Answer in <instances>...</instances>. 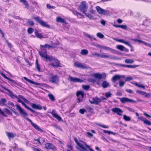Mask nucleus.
Wrapping results in <instances>:
<instances>
[{"label": "nucleus", "instance_id": "59", "mask_svg": "<svg viewBox=\"0 0 151 151\" xmlns=\"http://www.w3.org/2000/svg\"><path fill=\"white\" fill-rule=\"evenodd\" d=\"M125 81H127L131 80L132 79V78L131 77H127L125 78Z\"/></svg>", "mask_w": 151, "mask_h": 151}, {"label": "nucleus", "instance_id": "30", "mask_svg": "<svg viewBox=\"0 0 151 151\" xmlns=\"http://www.w3.org/2000/svg\"><path fill=\"white\" fill-rule=\"evenodd\" d=\"M76 96L78 97L79 95H81L82 98L83 99L84 98V93L82 91H79L77 92L76 93Z\"/></svg>", "mask_w": 151, "mask_h": 151}, {"label": "nucleus", "instance_id": "48", "mask_svg": "<svg viewBox=\"0 0 151 151\" xmlns=\"http://www.w3.org/2000/svg\"><path fill=\"white\" fill-rule=\"evenodd\" d=\"M40 140L41 141H43V142H44L45 141V139L42 138H39L35 140L37 141L41 145V143L40 141Z\"/></svg>", "mask_w": 151, "mask_h": 151}, {"label": "nucleus", "instance_id": "12", "mask_svg": "<svg viewBox=\"0 0 151 151\" xmlns=\"http://www.w3.org/2000/svg\"><path fill=\"white\" fill-rule=\"evenodd\" d=\"M89 102L91 104H95L96 105L98 104L99 103L101 102V99L98 97H96L93 99V101H91L89 100Z\"/></svg>", "mask_w": 151, "mask_h": 151}, {"label": "nucleus", "instance_id": "47", "mask_svg": "<svg viewBox=\"0 0 151 151\" xmlns=\"http://www.w3.org/2000/svg\"><path fill=\"white\" fill-rule=\"evenodd\" d=\"M53 126L56 129H59L60 131H62V129L60 126L58 125H55Z\"/></svg>", "mask_w": 151, "mask_h": 151}, {"label": "nucleus", "instance_id": "35", "mask_svg": "<svg viewBox=\"0 0 151 151\" xmlns=\"http://www.w3.org/2000/svg\"><path fill=\"white\" fill-rule=\"evenodd\" d=\"M56 21L57 22H59L61 23H64L65 22V20L60 17H57L56 19Z\"/></svg>", "mask_w": 151, "mask_h": 151}, {"label": "nucleus", "instance_id": "49", "mask_svg": "<svg viewBox=\"0 0 151 151\" xmlns=\"http://www.w3.org/2000/svg\"><path fill=\"white\" fill-rule=\"evenodd\" d=\"M125 84V83L124 81H120L119 82V86L120 87H123L124 85Z\"/></svg>", "mask_w": 151, "mask_h": 151}, {"label": "nucleus", "instance_id": "20", "mask_svg": "<svg viewBox=\"0 0 151 151\" xmlns=\"http://www.w3.org/2000/svg\"><path fill=\"white\" fill-rule=\"evenodd\" d=\"M23 78L31 83L37 85H40V83H37V82H34L30 80L29 79L25 77H23Z\"/></svg>", "mask_w": 151, "mask_h": 151}, {"label": "nucleus", "instance_id": "42", "mask_svg": "<svg viewBox=\"0 0 151 151\" xmlns=\"http://www.w3.org/2000/svg\"><path fill=\"white\" fill-rule=\"evenodd\" d=\"M125 62L126 63L131 64L134 62V60L130 59H127L125 60Z\"/></svg>", "mask_w": 151, "mask_h": 151}, {"label": "nucleus", "instance_id": "61", "mask_svg": "<svg viewBox=\"0 0 151 151\" xmlns=\"http://www.w3.org/2000/svg\"><path fill=\"white\" fill-rule=\"evenodd\" d=\"M28 24L30 26H33L34 24V22L33 21L29 20L28 21Z\"/></svg>", "mask_w": 151, "mask_h": 151}, {"label": "nucleus", "instance_id": "62", "mask_svg": "<svg viewBox=\"0 0 151 151\" xmlns=\"http://www.w3.org/2000/svg\"><path fill=\"white\" fill-rule=\"evenodd\" d=\"M126 109L130 112H134V109L131 108L127 107H126Z\"/></svg>", "mask_w": 151, "mask_h": 151}, {"label": "nucleus", "instance_id": "54", "mask_svg": "<svg viewBox=\"0 0 151 151\" xmlns=\"http://www.w3.org/2000/svg\"><path fill=\"white\" fill-rule=\"evenodd\" d=\"M83 88L84 90H87L90 88V86L89 85H84Z\"/></svg>", "mask_w": 151, "mask_h": 151}, {"label": "nucleus", "instance_id": "44", "mask_svg": "<svg viewBox=\"0 0 151 151\" xmlns=\"http://www.w3.org/2000/svg\"><path fill=\"white\" fill-rule=\"evenodd\" d=\"M3 110L5 112L7 113V114H12V113L11 112V111L7 109L4 108L3 109Z\"/></svg>", "mask_w": 151, "mask_h": 151}, {"label": "nucleus", "instance_id": "38", "mask_svg": "<svg viewBox=\"0 0 151 151\" xmlns=\"http://www.w3.org/2000/svg\"><path fill=\"white\" fill-rule=\"evenodd\" d=\"M20 1L21 3H23L24 4L26 7H27L29 5L27 1L25 0H19Z\"/></svg>", "mask_w": 151, "mask_h": 151}, {"label": "nucleus", "instance_id": "21", "mask_svg": "<svg viewBox=\"0 0 151 151\" xmlns=\"http://www.w3.org/2000/svg\"><path fill=\"white\" fill-rule=\"evenodd\" d=\"M36 37L38 38L41 39L44 38V35H42L41 33H38L37 30L35 32Z\"/></svg>", "mask_w": 151, "mask_h": 151}, {"label": "nucleus", "instance_id": "45", "mask_svg": "<svg viewBox=\"0 0 151 151\" xmlns=\"http://www.w3.org/2000/svg\"><path fill=\"white\" fill-rule=\"evenodd\" d=\"M144 123L147 125H151V122L149 121L148 120L145 119V120L143 122Z\"/></svg>", "mask_w": 151, "mask_h": 151}, {"label": "nucleus", "instance_id": "24", "mask_svg": "<svg viewBox=\"0 0 151 151\" xmlns=\"http://www.w3.org/2000/svg\"><path fill=\"white\" fill-rule=\"evenodd\" d=\"M114 27H116L120 28L123 29H126L127 28V26L126 25H117L115 24H113Z\"/></svg>", "mask_w": 151, "mask_h": 151}, {"label": "nucleus", "instance_id": "37", "mask_svg": "<svg viewBox=\"0 0 151 151\" xmlns=\"http://www.w3.org/2000/svg\"><path fill=\"white\" fill-rule=\"evenodd\" d=\"M41 47H48L50 49V48H51L52 49L54 48V47L53 46H51V45H49L48 44H46L45 45H40Z\"/></svg>", "mask_w": 151, "mask_h": 151}, {"label": "nucleus", "instance_id": "33", "mask_svg": "<svg viewBox=\"0 0 151 151\" xmlns=\"http://www.w3.org/2000/svg\"><path fill=\"white\" fill-rule=\"evenodd\" d=\"M133 84L136 86L138 87L144 89H145V86L144 85L142 84H139L137 83H134Z\"/></svg>", "mask_w": 151, "mask_h": 151}, {"label": "nucleus", "instance_id": "23", "mask_svg": "<svg viewBox=\"0 0 151 151\" xmlns=\"http://www.w3.org/2000/svg\"><path fill=\"white\" fill-rule=\"evenodd\" d=\"M99 47L101 48L106 50H109L111 52H113L114 51V50L108 47L104 46L101 45L99 46Z\"/></svg>", "mask_w": 151, "mask_h": 151}, {"label": "nucleus", "instance_id": "1", "mask_svg": "<svg viewBox=\"0 0 151 151\" xmlns=\"http://www.w3.org/2000/svg\"><path fill=\"white\" fill-rule=\"evenodd\" d=\"M39 53L42 58H44L47 60L54 62V63H52L50 64L51 66L55 68H58L59 67V61L52 56H50L47 55L45 49H43L42 51H39Z\"/></svg>", "mask_w": 151, "mask_h": 151}, {"label": "nucleus", "instance_id": "63", "mask_svg": "<svg viewBox=\"0 0 151 151\" xmlns=\"http://www.w3.org/2000/svg\"><path fill=\"white\" fill-rule=\"evenodd\" d=\"M28 109L29 110H30L31 111L34 113H36V114H39V113L37 112L36 111H35L32 109H31L29 108V107H28V108L27 109Z\"/></svg>", "mask_w": 151, "mask_h": 151}, {"label": "nucleus", "instance_id": "52", "mask_svg": "<svg viewBox=\"0 0 151 151\" xmlns=\"http://www.w3.org/2000/svg\"><path fill=\"white\" fill-rule=\"evenodd\" d=\"M111 94L110 92H108L105 93V96L107 98H108L111 96Z\"/></svg>", "mask_w": 151, "mask_h": 151}, {"label": "nucleus", "instance_id": "41", "mask_svg": "<svg viewBox=\"0 0 151 151\" xmlns=\"http://www.w3.org/2000/svg\"><path fill=\"white\" fill-rule=\"evenodd\" d=\"M123 119L125 121H130L131 119L129 116H127L125 115H124Z\"/></svg>", "mask_w": 151, "mask_h": 151}, {"label": "nucleus", "instance_id": "51", "mask_svg": "<svg viewBox=\"0 0 151 151\" xmlns=\"http://www.w3.org/2000/svg\"><path fill=\"white\" fill-rule=\"evenodd\" d=\"M97 124L98 126H100L101 127H103L104 128L107 129L109 128V127L108 126H106L104 124Z\"/></svg>", "mask_w": 151, "mask_h": 151}, {"label": "nucleus", "instance_id": "36", "mask_svg": "<svg viewBox=\"0 0 151 151\" xmlns=\"http://www.w3.org/2000/svg\"><path fill=\"white\" fill-rule=\"evenodd\" d=\"M48 96L49 99L52 101H55V98L52 94H49L48 95Z\"/></svg>", "mask_w": 151, "mask_h": 151}, {"label": "nucleus", "instance_id": "5", "mask_svg": "<svg viewBox=\"0 0 151 151\" xmlns=\"http://www.w3.org/2000/svg\"><path fill=\"white\" fill-rule=\"evenodd\" d=\"M59 81V77L57 75H53L51 74V76L49 79V81L53 83H57Z\"/></svg>", "mask_w": 151, "mask_h": 151}, {"label": "nucleus", "instance_id": "29", "mask_svg": "<svg viewBox=\"0 0 151 151\" xmlns=\"http://www.w3.org/2000/svg\"><path fill=\"white\" fill-rule=\"evenodd\" d=\"M6 102V101L5 99L4 98L1 99L0 101L1 105L2 106L6 105L5 103Z\"/></svg>", "mask_w": 151, "mask_h": 151}, {"label": "nucleus", "instance_id": "28", "mask_svg": "<svg viewBox=\"0 0 151 151\" xmlns=\"http://www.w3.org/2000/svg\"><path fill=\"white\" fill-rule=\"evenodd\" d=\"M88 53V50L86 49L82 50L81 52V54L83 55H86Z\"/></svg>", "mask_w": 151, "mask_h": 151}, {"label": "nucleus", "instance_id": "56", "mask_svg": "<svg viewBox=\"0 0 151 151\" xmlns=\"http://www.w3.org/2000/svg\"><path fill=\"white\" fill-rule=\"evenodd\" d=\"M88 81L89 82L92 83H94L96 82V80L93 78L88 79Z\"/></svg>", "mask_w": 151, "mask_h": 151}, {"label": "nucleus", "instance_id": "53", "mask_svg": "<svg viewBox=\"0 0 151 151\" xmlns=\"http://www.w3.org/2000/svg\"><path fill=\"white\" fill-rule=\"evenodd\" d=\"M86 110L84 109H80L79 110V112L81 114H83L85 112H86Z\"/></svg>", "mask_w": 151, "mask_h": 151}, {"label": "nucleus", "instance_id": "26", "mask_svg": "<svg viewBox=\"0 0 151 151\" xmlns=\"http://www.w3.org/2000/svg\"><path fill=\"white\" fill-rule=\"evenodd\" d=\"M6 135L9 138H12L14 137L16 135L15 134H14L12 133L8 132L6 133Z\"/></svg>", "mask_w": 151, "mask_h": 151}, {"label": "nucleus", "instance_id": "64", "mask_svg": "<svg viewBox=\"0 0 151 151\" xmlns=\"http://www.w3.org/2000/svg\"><path fill=\"white\" fill-rule=\"evenodd\" d=\"M138 119L140 120H141L144 122L145 119V118L142 116H140L138 117Z\"/></svg>", "mask_w": 151, "mask_h": 151}, {"label": "nucleus", "instance_id": "58", "mask_svg": "<svg viewBox=\"0 0 151 151\" xmlns=\"http://www.w3.org/2000/svg\"><path fill=\"white\" fill-rule=\"evenodd\" d=\"M47 8L48 9H55V7L53 6H51L50 4H47Z\"/></svg>", "mask_w": 151, "mask_h": 151}, {"label": "nucleus", "instance_id": "11", "mask_svg": "<svg viewBox=\"0 0 151 151\" xmlns=\"http://www.w3.org/2000/svg\"><path fill=\"white\" fill-rule=\"evenodd\" d=\"M136 92L138 94L144 96L145 97L147 98H149L151 96V93H147L145 92L140 91L138 90H136Z\"/></svg>", "mask_w": 151, "mask_h": 151}, {"label": "nucleus", "instance_id": "14", "mask_svg": "<svg viewBox=\"0 0 151 151\" xmlns=\"http://www.w3.org/2000/svg\"><path fill=\"white\" fill-rule=\"evenodd\" d=\"M0 74L2 76H3L4 78L7 79V80H9V81H11L13 83L15 84L16 85H17L18 86H20L19 84L17 83H16V81L14 80H12V79H11L7 77H6L5 76V75L4 73H3L1 72L0 73Z\"/></svg>", "mask_w": 151, "mask_h": 151}, {"label": "nucleus", "instance_id": "3", "mask_svg": "<svg viewBox=\"0 0 151 151\" xmlns=\"http://www.w3.org/2000/svg\"><path fill=\"white\" fill-rule=\"evenodd\" d=\"M78 147H77L78 151H87L88 149L90 151H94L90 148V146L88 145L86 142H81L78 143Z\"/></svg>", "mask_w": 151, "mask_h": 151}, {"label": "nucleus", "instance_id": "8", "mask_svg": "<svg viewBox=\"0 0 151 151\" xmlns=\"http://www.w3.org/2000/svg\"><path fill=\"white\" fill-rule=\"evenodd\" d=\"M112 111L116 113L119 116H122V113H123V111L120 109L116 107L113 108L111 109Z\"/></svg>", "mask_w": 151, "mask_h": 151}, {"label": "nucleus", "instance_id": "27", "mask_svg": "<svg viewBox=\"0 0 151 151\" xmlns=\"http://www.w3.org/2000/svg\"><path fill=\"white\" fill-rule=\"evenodd\" d=\"M8 92L9 93V95L12 98L14 99V98H18V97L13 93L10 90H8Z\"/></svg>", "mask_w": 151, "mask_h": 151}, {"label": "nucleus", "instance_id": "2", "mask_svg": "<svg viewBox=\"0 0 151 151\" xmlns=\"http://www.w3.org/2000/svg\"><path fill=\"white\" fill-rule=\"evenodd\" d=\"M16 109L19 111V113L21 114L22 116L29 121L31 124L32 126L34 127L36 130L41 132H43V130L41 129L37 124L32 122V121L29 118H27V114L25 112V110L22 108L19 104L16 105Z\"/></svg>", "mask_w": 151, "mask_h": 151}, {"label": "nucleus", "instance_id": "17", "mask_svg": "<svg viewBox=\"0 0 151 151\" xmlns=\"http://www.w3.org/2000/svg\"><path fill=\"white\" fill-rule=\"evenodd\" d=\"M96 9L99 14H103L106 12L105 10L102 9L99 6H96Z\"/></svg>", "mask_w": 151, "mask_h": 151}, {"label": "nucleus", "instance_id": "4", "mask_svg": "<svg viewBox=\"0 0 151 151\" xmlns=\"http://www.w3.org/2000/svg\"><path fill=\"white\" fill-rule=\"evenodd\" d=\"M79 8L80 10L83 13H85V12L87 11V10L88 8L86 2L85 1H82L81 3Z\"/></svg>", "mask_w": 151, "mask_h": 151}, {"label": "nucleus", "instance_id": "32", "mask_svg": "<svg viewBox=\"0 0 151 151\" xmlns=\"http://www.w3.org/2000/svg\"><path fill=\"white\" fill-rule=\"evenodd\" d=\"M35 67L37 69L38 71L40 72V65H39L38 62V60H36L35 62Z\"/></svg>", "mask_w": 151, "mask_h": 151}, {"label": "nucleus", "instance_id": "13", "mask_svg": "<svg viewBox=\"0 0 151 151\" xmlns=\"http://www.w3.org/2000/svg\"><path fill=\"white\" fill-rule=\"evenodd\" d=\"M51 114L52 115L53 117L59 121H62L63 120L61 117L59 116L58 114L55 113V111L53 110L51 112Z\"/></svg>", "mask_w": 151, "mask_h": 151}, {"label": "nucleus", "instance_id": "15", "mask_svg": "<svg viewBox=\"0 0 151 151\" xmlns=\"http://www.w3.org/2000/svg\"><path fill=\"white\" fill-rule=\"evenodd\" d=\"M45 147L48 149H52L54 151L56 150V147L50 143H46L45 145Z\"/></svg>", "mask_w": 151, "mask_h": 151}, {"label": "nucleus", "instance_id": "6", "mask_svg": "<svg viewBox=\"0 0 151 151\" xmlns=\"http://www.w3.org/2000/svg\"><path fill=\"white\" fill-rule=\"evenodd\" d=\"M68 79L71 82H73L82 83L84 81L82 79L75 77H73L70 76H69Z\"/></svg>", "mask_w": 151, "mask_h": 151}, {"label": "nucleus", "instance_id": "16", "mask_svg": "<svg viewBox=\"0 0 151 151\" xmlns=\"http://www.w3.org/2000/svg\"><path fill=\"white\" fill-rule=\"evenodd\" d=\"M74 65L78 68H87V67L82 63L78 62H75L74 63Z\"/></svg>", "mask_w": 151, "mask_h": 151}, {"label": "nucleus", "instance_id": "43", "mask_svg": "<svg viewBox=\"0 0 151 151\" xmlns=\"http://www.w3.org/2000/svg\"><path fill=\"white\" fill-rule=\"evenodd\" d=\"M19 99L21 98L22 99L24 102H25L26 103H27L28 102V100L24 98V97L22 96V95H19L18 96Z\"/></svg>", "mask_w": 151, "mask_h": 151}, {"label": "nucleus", "instance_id": "57", "mask_svg": "<svg viewBox=\"0 0 151 151\" xmlns=\"http://www.w3.org/2000/svg\"><path fill=\"white\" fill-rule=\"evenodd\" d=\"M100 54L97 53L96 52H94L92 53V56H97L98 57H99Z\"/></svg>", "mask_w": 151, "mask_h": 151}, {"label": "nucleus", "instance_id": "50", "mask_svg": "<svg viewBox=\"0 0 151 151\" xmlns=\"http://www.w3.org/2000/svg\"><path fill=\"white\" fill-rule=\"evenodd\" d=\"M34 29L32 28H29L27 30V32L29 34H31L33 32Z\"/></svg>", "mask_w": 151, "mask_h": 151}, {"label": "nucleus", "instance_id": "10", "mask_svg": "<svg viewBox=\"0 0 151 151\" xmlns=\"http://www.w3.org/2000/svg\"><path fill=\"white\" fill-rule=\"evenodd\" d=\"M100 57L103 58H107L111 59H116V57L114 56H112L111 55H107L104 53L100 54Z\"/></svg>", "mask_w": 151, "mask_h": 151}, {"label": "nucleus", "instance_id": "31", "mask_svg": "<svg viewBox=\"0 0 151 151\" xmlns=\"http://www.w3.org/2000/svg\"><path fill=\"white\" fill-rule=\"evenodd\" d=\"M40 25L42 26L49 28L50 27V25L47 24L46 22L42 21V22Z\"/></svg>", "mask_w": 151, "mask_h": 151}, {"label": "nucleus", "instance_id": "40", "mask_svg": "<svg viewBox=\"0 0 151 151\" xmlns=\"http://www.w3.org/2000/svg\"><path fill=\"white\" fill-rule=\"evenodd\" d=\"M103 132L104 133H107L109 134H113L114 135L116 134V133H114L113 132H112L109 131H108V130H103Z\"/></svg>", "mask_w": 151, "mask_h": 151}, {"label": "nucleus", "instance_id": "60", "mask_svg": "<svg viewBox=\"0 0 151 151\" xmlns=\"http://www.w3.org/2000/svg\"><path fill=\"white\" fill-rule=\"evenodd\" d=\"M114 40L116 41H117V42H122L123 43V42L124 41V40H122V39H118L115 38L114 39Z\"/></svg>", "mask_w": 151, "mask_h": 151}, {"label": "nucleus", "instance_id": "55", "mask_svg": "<svg viewBox=\"0 0 151 151\" xmlns=\"http://www.w3.org/2000/svg\"><path fill=\"white\" fill-rule=\"evenodd\" d=\"M123 43L128 45L131 48H132V45L130 44H129V42H128L125 41L124 40Z\"/></svg>", "mask_w": 151, "mask_h": 151}, {"label": "nucleus", "instance_id": "39", "mask_svg": "<svg viewBox=\"0 0 151 151\" xmlns=\"http://www.w3.org/2000/svg\"><path fill=\"white\" fill-rule=\"evenodd\" d=\"M116 47L117 49L121 50V51H124V47L122 45H118L116 46Z\"/></svg>", "mask_w": 151, "mask_h": 151}, {"label": "nucleus", "instance_id": "9", "mask_svg": "<svg viewBox=\"0 0 151 151\" xmlns=\"http://www.w3.org/2000/svg\"><path fill=\"white\" fill-rule=\"evenodd\" d=\"M93 76L95 78H98L100 80L101 78H105L106 76L105 73L101 74L98 73L94 74Z\"/></svg>", "mask_w": 151, "mask_h": 151}, {"label": "nucleus", "instance_id": "7", "mask_svg": "<svg viewBox=\"0 0 151 151\" xmlns=\"http://www.w3.org/2000/svg\"><path fill=\"white\" fill-rule=\"evenodd\" d=\"M121 102L122 103H125L127 102L135 103V101L127 97L119 98Z\"/></svg>", "mask_w": 151, "mask_h": 151}, {"label": "nucleus", "instance_id": "22", "mask_svg": "<svg viewBox=\"0 0 151 151\" xmlns=\"http://www.w3.org/2000/svg\"><path fill=\"white\" fill-rule=\"evenodd\" d=\"M85 14L86 16L89 18L90 19H95L96 18L94 17L93 16V15L92 14H90L88 13H86V12H85V13H84Z\"/></svg>", "mask_w": 151, "mask_h": 151}, {"label": "nucleus", "instance_id": "34", "mask_svg": "<svg viewBox=\"0 0 151 151\" xmlns=\"http://www.w3.org/2000/svg\"><path fill=\"white\" fill-rule=\"evenodd\" d=\"M34 19L37 22L39 23L40 24L42 21L40 19V18L39 17H35Z\"/></svg>", "mask_w": 151, "mask_h": 151}, {"label": "nucleus", "instance_id": "18", "mask_svg": "<svg viewBox=\"0 0 151 151\" xmlns=\"http://www.w3.org/2000/svg\"><path fill=\"white\" fill-rule=\"evenodd\" d=\"M32 107L35 109L41 110L42 109V106L40 105H37L35 104H33L31 105Z\"/></svg>", "mask_w": 151, "mask_h": 151}, {"label": "nucleus", "instance_id": "25", "mask_svg": "<svg viewBox=\"0 0 151 151\" xmlns=\"http://www.w3.org/2000/svg\"><path fill=\"white\" fill-rule=\"evenodd\" d=\"M109 83L106 81H104L102 84V87L104 88H107L109 86Z\"/></svg>", "mask_w": 151, "mask_h": 151}, {"label": "nucleus", "instance_id": "46", "mask_svg": "<svg viewBox=\"0 0 151 151\" xmlns=\"http://www.w3.org/2000/svg\"><path fill=\"white\" fill-rule=\"evenodd\" d=\"M96 35L99 38L102 39L104 37V35L100 32L98 33Z\"/></svg>", "mask_w": 151, "mask_h": 151}, {"label": "nucleus", "instance_id": "19", "mask_svg": "<svg viewBox=\"0 0 151 151\" xmlns=\"http://www.w3.org/2000/svg\"><path fill=\"white\" fill-rule=\"evenodd\" d=\"M120 79V75L116 74L112 78V81L115 83L116 81L117 80H119Z\"/></svg>", "mask_w": 151, "mask_h": 151}]
</instances>
